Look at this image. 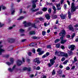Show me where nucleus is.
<instances>
[{"label": "nucleus", "instance_id": "1", "mask_svg": "<svg viewBox=\"0 0 78 78\" xmlns=\"http://www.w3.org/2000/svg\"><path fill=\"white\" fill-rule=\"evenodd\" d=\"M38 0H33L32 1V3L33 4L32 5V8L31 9V10L32 12H36V11L39 10V9H35L36 8V5L35 3H36Z\"/></svg>", "mask_w": 78, "mask_h": 78}, {"label": "nucleus", "instance_id": "2", "mask_svg": "<svg viewBox=\"0 0 78 78\" xmlns=\"http://www.w3.org/2000/svg\"><path fill=\"white\" fill-rule=\"evenodd\" d=\"M71 12H73L75 11L76 9H78V6H76V7L75 6L74 2H73L71 4Z\"/></svg>", "mask_w": 78, "mask_h": 78}, {"label": "nucleus", "instance_id": "3", "mask_svg": "<svg viewBox=\"0 0 78 78\" xmlns=\"http://www.w3.org/2000/svg\"><path fill=\"white\" fill-rule=\"evenodd\" d=\"M50 63L48 64V66L49 67H51V66H52L55 62V61L53 59H50Z\"/></svg>", "mask_w": 78, "mask_h": 78}, {"label": "nucleus", "instance_id": "4", "mask_svg": "<svg viewBox=\"0 0 78 78\" xmlns=\"http://www.w3.org/2000/svg\"><path fill=\"white\" fill-rule=\"evenodd\" d=\"M66 34V31L64 29L62 30L61 31V32L59 33V36H65V35Z\"/></svg>", "mask_w": 78, "mask_h": 78}, {"label": "nucleus", "instance_id": "5", "mask_svg": "<svg viewBox=\"0 0 78 78\" xmlns=\"http://www.w3.org/2000/svg\"><path fill=\"white\" fill-rule=\"evenodd\" d=\"M75 46L74 45H68V48L69 49H71V51H73V50H74L75 49Z\"/></svg>", "mask_w": 78, "mask_h": 78}, {"label": "nucleus", "instance_id": "6", "mask_svg": "<svg viewBox=\"0 0 78 78\" xmlns=\"http://www.w3.org/2000/svg\"><path fill=\"white\" fill-rule=\"evenodd\" d=\"M10 61L11 63H10L9 62H7L6 63V64L8 65V66H10V65H11V64H13V62H14V59H13V58H10Z\"/></svg>", "mask_w": 78, "mask_h": 78}, {"label": "nucleus", "instance_id": "7", "mask_svg": "<svg viewBox=\"0 0 78 78\" xmlns=\"http://www.w3.org/2000/svg\"><path fill=\"white\" fill-rule=\"evenodd\" d=\"M34 62H37V64H39L41 63V61L38 58H36L34 60Z\"/></svg>", "mask_w": 78, "mask_h": 78}, {"label": "nucleus", "instance_id": "8", "mask_svg": "<svg viewBox=\"0 0 78 78\" xmlns=\"http://www.w3.org/2000/svg\"><path fill=\"white\" fill-rule=\"evenodd\" d=\"M37 51L38 52H39L38 53V54L39 55H42V54H44V51H41V48H38L37 50Z\"/></svg>", "mask_w": 78, "mask_h": 78}, {"label": "nucleus", "instance_id": "9", "mask_svg": "<svg viewBox=\"0 0 78 78\" xmlns=\"http://www.w3.org/2000/svg\"><path fill=\"white\" fill-rule=\"evenodd\" d=\"M23 23L24 24L25 27H29L30 26V25H31V24L30 23H27L26 21H24L23 22Z\"/></svg>", "mask_w": 78, "mask_h": 78}, {"label": "nucleus", "instance_id": "10", "mask_svg": "<svg viewBox=\"0 0 78 78\" xmlns=\"http://www.w3.org/2000/svg\"><path fill=\"white\" fill-rule=\"evenodd\" d=\"M23 63L22 61L20 60H18L17 61V65L18 66H20Z\"/></svg>", "mask_w": 78, "mask_h": 78}, {"label": "nucleus", "instance_id": "11", "mask_svg": "<svg viewBox=\"0 0 78 78\" xmlns=\"http://www.w3.org/2000/svg\"><path fill=\"white\" fill-rule=\"evenodd\" d=\"M15 67H16V65H14L13 66L12 69H11V68H9L8 69V70L9 71V72H12V71H13L14 69H15Z\"/></svg>", "mask_w": 78, "mask_h": 78}, {"label": "nucleus", "instance_id": "12", "mask_svg": "<svg viewBox=\"0 0 78 78\" xmlns=\"http://www.w3.org/2000/svg\"><path fill=\"white\" fill-rule=\"evenodd\" d=\"M60 17L62 19H66V16L65 15H63V14H62L61 15H60Z\"/></svg>", "mask_w": 78, "mask_h": 78}, {"label": "nucleus", "instance_id": "13", "mask_svg": "<svg viewBox=\"0 0 78 78\" xmlns=\"http://www.w3.org/2000/svg\"><path fill=\"white\" fill-rule=\"evenodd\" d=\"M2 47H3L2 45H1L0 46V55H2V52H3L5 51V50L2 49Z\"/></svg>", "mask_w": 78, "mask_h": 78}, {"label": "nucleus", "instance_id": "14", "mask_svg": "<svg viewBox=\"0 0 78 78\" xmlns=\"http://www.w3.org/2000/svg\"><path fill=\"white\" fill-rule=\"evenodd\" d=\"M68 28H69V30L70 31H73V27L72 26V25H70L68 27Z\"/></svg>", "mask_w": 78, "mask_h": 78}, {"label": "nucleus", "instance_id": "15", "mask_svg": "<svg viewBox=\"0 0 78 78\" xmlns=\"http://www.w3.org/2000/svg\"><path fill=\"white\" fill-rule=\"evenodd\" d=\"M61 52L56 51L55 53V55H58V56H61Z\"/></svg>", "mask_w": 78, "mask_h": 78}, {"label": "nucleus", "instance_id": "16", "mask_svg": "<svg viewBox=\"0 0 78 78\" xmlns=\"http://www.w3.org/2000/svg\"><path fill=\"white\" fill-rule=\"evenodd\" d=\"M23 70H27V71H31V68H27V67H24L23 69Z\"/></svg>", "mask_w": 78, "mask_h": 78}, {"label": "nucleus", "instance_id": "17", "mask_svg": "<svg viewBox=\"0 0 78 78\" xmlns=\"http://www.w3.org/2000/svg\"><path fill=\"white\" fill-rule=\"evenodd\" d=\"M45 17L47 20H49L50 19V16L48 14H47L45 16Z\"/></svg>", "mask_w": 78, "mask_h": 78}, {"label": "nucleus", "instance_id": "18", "mask_svg": "<svg viewBox=\"0 0 78 78\" xmlns=\"http://www.w3.org/2000/svg\"><path fill=\"white\" fill-rule=\"evenodd\" d=\"M15 9H11V14L12 15H13L14 14V12H15Z\"/></svg>", "mask_w": 78, "mask_h": 78}, {"label": "nucleus", "instance_id": "19", "mask_svg": "<svg viewBox=\"0 0 78 78\" xmlns=\"http://www.w3.org/2000/svg\"><path fill=\"white\" fill-rule=\"evenodd\" d=\"M67 42L66 40H63L61 41L60 43L62 44H64L65 42Z\"/></svg>", "mask_w": 78, "mask_h": 78}, {"label": "nucleus", "instance_id": "20", "mask_svg": "<svg viewBox=\"0 0 78 78\" xmlns=\"http://www.w3.org/2000/svg\"><path fill=\"white\" fill-rule=\"evenodd\" d=\"M29 34L30 35H33V34H35V32H34V31H30L29 32Z\"/></svg>", "mask_w": 78, "mask_h": 78}, {"label": "nucleus", "instance_id": "21", "mask_svg": "<svg viewBox=\"0 0 78 78\" xmlns=\"http://www.w3.org/2000/svg\"><path fill=\"white\" fill-rule=\"evenodd\" d=\"M68 17L69 19H70L71 17V13H70V12L68 11Z\"/></svg>", "mask_w": 78, "mask_h": 78}, {"label": "nucleus", "instance_id": "22", "mask_svg": "<svg viewBox=\"0 0 78 78\" xmlns=\"http://www.w3.org/2000/svg\"><path fill=\"white\" fill-rule=\"evenodd\" d=\"M24 18H25L24 16H20L19 18L17 20H20L23 19Z\"/></svg>", "mask_w": 78, "mask_h": 78}, {"label": "nucleus", "instance_id": "23", "mask_svg": "<svg viewBox=\"0 0 78 78\" xmlns=\"http://www.w3.org/2000/svg\"><path fill=\"white\" fill-rule=\"evenodd\" d=\"M68 53L69 54V56H71L72 55V51H68Z\"/></svg>", "mask_w": 78, "mask_h": 78}, {"label": "nucleus", "instance_id": "24", "mask_svg": "<svg viewBox=\"0 0 78 78\" xmlns=\"http://www.w3.org/2000/svg\"><path fill=\"white\" fill-rule=\"evenodd\" d=\"M50 25V23L48 22V23H44V25L45 27H46Z\"/></svg>", "mask_w": 78, "mask_h": 78}, {"label": "nucleus", "instance_id": "25", "mask_svg": "<svg viewBox=\"0 0 78 78\" xmlns=\"http://www.w3.org/2000/svg\"><path fill=\"white\" fill-rule=\"evenodd\" d=\"M1 8H2V9L5 10L6 9V7L3 5H1Z\"/></svg>", "mask_w": 78, "mask_h": 78}, {"label": "nucleus", "instance_id": "26", "mask_svg": "<svg viewBox=\"0 0 78 78\" xmlns=\"http://www.w3.org/2000/svg\"><path fill=\"white\" fill-rule=\"evenodd\" d=\"M42 13L43 12L41 11H39L36 13V14L37 15H38V14L41 15L42 14Z\"/></svg>", "mask_w": 78, "mask_h": 78}, {"label": "nucleus", "instance_id": "27", "mask_svg": "<svg viewBox=\"0 0 78 78\" xmlns=\"http://www.w3.org/2000/svg\"><path fill=\"white\" fill-rule=\"evenodd\" d=\"M14 40L12 38L9 41V42H10V43H12V42H14Z\"/></svg>", "mask_w": 78, "mask_h": 78}, {"label": "nucleus", "instance_id": "28", "mask_svg": "<svg viewBox=\"0 0 78 78\" xmlns=\"http://www.w3.org/2000/svg\"><path fill=\"white\" fill-rule=\"evenodd\" d=\"M42 11H46L47 10V8H44L42 9Z\"/></svg>", "mask_w": 78, "mask_h": 78}, {"label": "nucleus", "instance_id": "29", "mask_svg": "<svg viewBox=\"0 0 78 78\" xmlns=\"http://www.w3.org/2000/svg\"><path fill=\"white\" fill-rule=\"evenodd\" d=\"M69 62V60H66L63 62V64L66 65L67 64V62Z\"/></svg>", "mask_w": 78, "mask_h": 78}, {"label": "nucleus", "instance_id": "30", "mask_svg": "<svg viewBox=\"0 0 78 78\" xmlns=\"http://www.w3.org/2000/svg\"><path fill=\"white\" fill-rule=\"evenodd\" d=\"M59 47H60V44H56V48H59Z\"/></svg>", "mask_w": 78, "mask_h": 78}, {"label": "nucleus", "instance_id": "31", "mask_svg": "<svg viewBox=\"0 0 78 78\" xmlns=\"http://www.w3.org/2000/svg\"><path fill=\"white\" fill-rule=\"evenodd\" d=\"M56 6L57 8H59V7H60V6H61V4L60 3H59L58 4H57Z\"/></svg>", "mask_w": 78, "mask_h": 78}, {"label": "nucleus", "instance_id": "32", "mask_svg": "<svg viewBox=\"0 0 78 78\" xmlns=\"http://www.w3.org/2000/svg\"><path fill=\"white\" fill-rule=\"evenodd\" d=\"M58 74H61L62 73V70H60L59 71H58Z\"/></svg>", "mask_w": 78, "mask_h": 78}, {"label": "nucleus", "instance_id": "33", "mask_svg": "<svg viewBox=\"0 0 78 78\" xmlns=\"http://www.w3.org/2000/svg\"><path fill=\"white\" fill-rule=\"evenodd\" d=\"M55 73H55V70H53L52 72V75H55Z\"/></svg>", "mask_w": 78, "mask_h": 78}, {"label": "nucleus", "instance_id": "34", "mask_svg": "<svg viewBox=\"0 0 78 78\" xmlns=\"http://www.w3.org/2000/svg\"><path fill=\"white\" fill-rule=\"evenodd\" d=\"M60 41V39H57L55 41V43H58V41Z\"/></svg>", "mask_w": 78, "mask_h": 78}, {"label": "nucleus", "instance_id": "35", "mask_svg": "<svg viewBox=\"0 0 78 78\" xmlns=\"http://www.w3.org/2000/svg\"><path fill=\"white\" fill-rule=\"evenodd\" d=\"M63 56L66 58H67V57H68V55H67V53L64 54Z\"/></svg>", "mask_w": 78, "mask_h": 78}, {"label": "nucleus", "instance_id": "36", "mask_svg": "<svg viewBox=\"0 0 78 78\" xmlns=\"http://www.w3.org/2000/svg\"><path fill=\"white\" fill-rule=\"evenodd\" d=\"M38 19H39V20H44V19L43 18H42V17H41V18H38Z\"/></svg>", "mask_w": 78, "mask_h": 78}, {"label": "nucleus", "instance_id": "37", "mask_svg": "<svg viewBox=\"0 0 78 78\" xmlns=\"http://www.w3.org/2000/svg\"><path fill=\"white\" fill-rule=\"evenodd\" d=\"M46 33V32L45 31H43L42 32V35H43V36H44V35H45Z\"/></svg>", "mask_w": 78, "mask_h": 78}, {"label": "nucleus", "instance_id": "38", "mask_svg": "<svg viewBox=\"0 0 78 78\" xmlns=\"http://www.w3.org/2000/svg\"><path fill=\"white\" fill-rule=\"evenodd\" d=\"M34 43H32L30 44V47H33L34 46Z\"/></svg>", "mask_w": 78, "mask_h": 78}, {"label": "nucleus", "instance_id": "39", "mask_svg": "<svg viewBox=\"0 0 78 78\" xmlns=\"http://www.w3.org/2000/svg\"><path fill=\"white\" fill-rule=\"evenodd\" d=\"M74 62H77V58H76V57H75L74 58Z\"/></svg>", "mask_w": 78, "mask_h": 78}, {"label": "nucleus", "instance_id": "40", "mask_svg": "<svg viewBox=\"0 0 78 78\" xmlns=\"http://www.w3.org/2000/svg\"><path fill=\"white\" fill-rule=\"evenodd\" d=\"M23 31H24V30L21 29H20V32H21V33H23Z\"/></svg>", "mask_w": 78, "mask_h": 78}, {"label": "nucleus", "instance_id": "41", "mask_svg": "<svg viewBox=\"0 0 78 78\" xmlns=\"http://www.w3.org/2000/svg\"><path fill=\"white\" fill-rule=\"evenodd\" d=\"M48 11L49 13H51V9H49Z\"/></svg>", "mask_w": 78, "mask_h": 78}, {"label": "nucleus", "instance_id": "42", "mask_svg": "<svg viewBox=\"0 0 78 78\" xmlns=\"http://www.w3.org/2000/svg\"><path fill=\"white\" fill-rule=\"evenodd\" d=\"M40 69H41V67H39V66H38L36 68V70H40Z\"/></svg>", "mask_w": 78, "mask_h": 78}, {"label": "nucleus", "instance_id": "43", "mask_svg": "<svg viewBox=\"0 0 78 78\" xmlns=\"http://www.w3.org/2000/svg\"><path fill=\"white\" fill-rule=\"evenodd\" d=\"M64 52H61V53L60 54V56H64Z\"/></svg>", "mask_w": 78, "mask_h": 78}, {"label": "nucleus", "instance_id": "44", "mask_svg": "<svg viewBox=\"0 0 78 78\" xmlns=\"http://www.w3.org/2000/svg\"><path fill=\"white\" fill-rule=\"evenodd\" d=\"M52 9L54 10H56V7L55 6H52Z\"/></svg>", "mask_w": 78, "mask_h": 78}, {"label": "nucleus", "instance_id": "45", "mask_svg": "<svg viewBox=\"0 0 78 78\" xmlns=\"http://www.w3.org/2000/svg\"><path fill=\"white\" fill-rule=\"evenodd\" d=\"M47 48H51V45H48L47 46Z\"/></svg>", "mask_w": 78, "mask_h": 78}, {"label": "nucleus", "instance_id": "46", "mask_svg": "<svg viewBox=\"0 0 78 78\" xmlns=\"http://www.w3.org/2000/svg\"><path fill=\"white\" fill-rule=\"evenodd\" d=\"M64 36H62V37H60V39L61 41H62L64 39Z\"/></svg>", "mask_w": 78, "mask_h": 78}, {"label": "nucleus", "instance_id": "47", "mask_svg": "<svg viewBox=\"0 0 78 78\" xmlns=\"http://www.w3.org/2000/svg\"><path fill=\"white\" fill-rule=\"evenodd\" d=\"M70 69V67H69L67 66L66 67V70H69Z\"/></svg>", "mask_w": 78, "mask_h": 78}, {"label": "nucleus", "instance_id": "48", "mask_svg": "<svg viewBox=\"0 0 78 78\" xmlns=\"http://www.w3.org/2000/svg\"><path fill=\"white\" fill-rule=\"evenodd\" d=\"M74 36H75V34L74 33L72 35V36H71V37H72V38H73V37H74Z\"/></svg>", "mask_w": 78, "mask_h": 78}, {"label": "nucleus", "instance_id": "49", "mask_svg": "<svg viewBox=\"0 0 78 78\" xmlns=\"http://www.w3.org/2000/svg\"><path fill=\"white\" fill-rule=\"evenodd\" d=\"M15 25H14L13 26V27H9V30H11V29H12V28H13V27H15Z\"/></svg>", "mask_w": 78, "mask_h": 78}, {"label": "nucleus", "instance_id": "50", "mask_svg": "<svg viewBox=\"0 0 78 78\" xmlns=\"http://www.w3.org/2000/svg\"><path fill=\"white\" fill-rule=\"evenodd\" d=\"M61 48L62 49H64L65 48V47L63 45H62L61 46Z\"/></svg>", "mask_w": 78, "mask_h": 78}, {"label": "nucleus", "instance_id": "51", "mask_svg": "<svg viewBox=\"0 0 78 78\" xmlns=\"http://www.w3.org/2000/svg\"><path fill=\"white\" fill-rule=\"evenodd\" d=\"M32 27H34V28H37V27L36 26H35V24H32Z\"/></svg>", "mask_w": 78, "mask_h": 78}, {"label": "nucleus", "instance_id": "52", "mask_svg": "<svg viewBox=\"0 0 78 78\" xmlns=\"http://www.w3.org/2000/svg\"><path fill=\"white\" fill-rule=\"evenodd\" d=\"M32 39H37V37L34 36V37H32Z\"/></svg>", "mask_w": 78, "mask_h": 78}, {"label": "nucleus", "instance_id": "53", "mask_svg": "<svg viewBox=\"0 0 78 78\" xmlns=\"http://www.w3.org/2000/svg\"><path fill=\"white\" fill-rule=\"evenodd\" d=\"M4 25L3 24H2L1 23H0V28H1V27H2V26Z\"/></svg>", "mask_w": 78, "mask_h": 78}, {"label": "nucleus", "instance_id": "54", "mask_svg": "<svg viewBox=\"0 0 78 78\" xmlns=\"http://www.w3.org/2000/svg\"><path fill=\"white\" fill-rule=\"evenodd\" d=\"M30 78H33V76H34V75H33V74H31L30 75Z\"/></svg>", "mask_w": 78, "mask_h": 78}, {"label": "nucleus", "instance_id": "55", "mask_svg": "<svg viewBox=\"0 0 78 78\" xmlns=\"http://www.w3.org/2000/svg\"><path fill=\"white\" fill-rule=\"evenodd\" d=\"M75 66H72V68H71V70H73V69H75Z\"/></svg>", "mask_w": 78, "mask_h": 78}, {"label": "nucleus", "instance_id": "56", "mask_svg": "<svg viewBox=\"0 0 78 78\" xmlns=\"http://www.w3.org/2000/svg\"><path fill=\"white\" fill-rule=\"evenodd\" d=\"M49 54H50V53L49 52H47L46 53V56H48V55H49Z\"/></svg>", "mask_w": 78, "mask_h": 78}, {"label": "nucleus", "instance_id": "57", "mask_svg": "<svg viewBox=\"0 0 78 78\" xmlns=\"http://www.w3.org/2000/svg\"><path fill=\"white\" fill-rule=\"evenodd\" d=\"M32 51L34 53H35L36 51L35 50V49H33L32 50Z\"/></svg>", "mask_w": 78, "mask_h": 78}, {"label": "nucleus", "instance_id": "58", "mask_svg": "<svg viewBox=\"0 0 78 78\" xmlns=\"http://www.w3.org/2000/svg\"><path fill=\"white\" fill-rule=\"evenodd\" d=\"M46 57H47V55H44L42 56V58H46Z\"/></svg>", "mask_w": 78, "mask_h": 78}, {"label": "nucleus", "instance_id": "59", "mask_svg": "<svg viewBox=\"0 0 78 78\" xmlns=\"http://www.w3.org/2000/svg\"><path fill=\"white\" fill-rule=\"evenodd\" d=\"M28 55L29 56H31V52H29L28 53Z\"/></svg>", "mask_w": 78, "mask_h": 78}, {"label": "nucleus", "instance_id": "60", "mask_svg": "<svg viewBox=\"0 0 78 78\" xmlns=\"http://www.w3.org/2000/svg\"><path fill=\"white\" fill-rule=\"evenodd\" d=\"M46 77L47 76H43L41 78H46Z\"/></svg>", "mask_w": 78, "mask_h": 78}, {"label": "nucleus", "instance_id": "61", "mask_svg": "<svg viewBox=\"0 0 78 78\" xmlns=\"http://www.w3.org/2000/svg\"><path fill=\"white\" fill-rule=\"evenodd\" d=\"M56 59V57H54L53 59H53V61H55V59Z\"/></svg>", "mask_w": 78, "mask_h": 78}, {"label": "nucleus", "instance_id": "62", "mask_svg": "<svg viewBox=\"0 0 78 78\" xmlns=\"http://www.w3.org/2000/svg\"><path fill=\"white\" fill-rule=\"evenodd\" d=\"M64 9H66V8L67 7V5L66 4L64 5Z\"/></svg>", "mask_w": 78, "mask_h": 78}, {"label": "nucleus", "instance_id": "63", "mask_svg": "<svg viewBox=\"0 0 78 78\" xmlns=\"http://www.w3.org/2000/svg\"><path fill=\"white\" fill-rule=\"evenodd\" d=\"M53 17L54 19H56V18H57V16L55 15Z\"/></svg>", "mask_w": 78, "mask_h": 78}, {"label": "nucleus", "instance_id": "64", "mask_svg": "<svg viewBox=\"0 0 78 78\" xmlns=\"http://www.w3.org/2000/svg\"><path fill=\"white\" fill-rule=\"evenodd\" d=\"M64 60H65V58H62L61 59L62 61H64Z\"/></svg>", "mask_w": 78, "mask_h": 78}]
</instances>
